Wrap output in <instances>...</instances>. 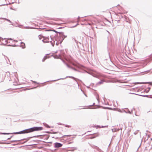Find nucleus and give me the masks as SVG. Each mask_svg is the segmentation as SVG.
Wrapping results in <instances>:
<instances>
[{"instance_id": "1", "label": "nucleus", "mask_w": 152, "mask_h": 152, "mask_svg": "<svg viewBox=\"0 0 152 152\" xmlns=\"http://www.w3.org/2000/svg\"><path fill=\"white\" fill-rule=\"evenodd\" d=\"M43 129L42 127H34L21 132V133H26L32 132L35 131H41Z\"/></svg>"}, {"instance_id": "2", "label": "nucleus", "mask_w": 152, "mask_h": 152, "mask_svg": "<svg viewBox=\"0 0 152 152\" xmlns=\"http://www.w3.org/2000/svg\"><path fill=\"white\" fill-rule=\"evenodd\" d=\"M48 37H44L42 41L44 42H48L49 41V39L51 37L52 35L51 33H48Z\"/></svg>"}, {"instance_id": "3", "label": "nucleus", "mask_w": 152, "mask_h": 152, "mask_svg": "<svg viewBox=\"0 0 152 152\" xmlns=\"http://www.w3.org/2000/svg\"><path fill=\"white\" fill-rule=\"evenodd\" d=\"M62 145L60 143L56 142L54 143V146L55 148H58L61 147Z\"/></svg>"}, {"instance_id": "4", "label": "nucleus", "mask_w": 152, "mask_h": 152, "mask_svg": "<svg viewBox=\"0 0 152 152\" xmlns=\"http://www.w3.org/2000/svg\"><path fill=\"white\" fill-rule=\"evenodd\" d=\"M94 136L93 137L91 138H93L96 137H97L98 136L99 134L98 133H95L93 134Z\"/></svg>"}, {"instance_id": "5", "label": "nucleus", "mask_w": 152, "mask_h": 152, "mask_svg": "<svg viewBox=\"0 0 152 152\" xmlns=\"http://www.w3.org/2000/svg\"><path fill=\"white\" fill-rule=\"evenodd\" d=\"M44 37L42 35H40L38 36V37L39 38V39L40 40L42 38L44 39Z\"/></svg>"}, {"instance_id": "6", "label": "nucleus", "mask_w": 152, "mask_h": 152, "mask_svg": "<svg viewBox=\"0 0 152 152\" xmlns=\"http://www.w3.org/2000/svg\"><path fill=\"white\" fill-rule=\"evenodd\" d=\"M65 126L66 127H68V128H69V127H71V126L70 125H67V124H66V125H65Z\"/></svg>"}, {"instance_id": "7", "label": "nucleus", "mask_w": 152, "mask_h": 152, "mask_svg": "<svg viewBox=\"0 0 152 152\" xmlns=\"http://www.w3.org/2000/svg\"><path fill=\"white\" fill-rule=\"evenodd\" d=\"M46 59V57H45L43 59L42 61H44Z\"/></svg>"}, {"instance_id": "8", "label": "nucleus", "mask_w": 152, "mask_h": 152, "mask_svg": "<svg viewBox=\"0 0 152 152\" xmlns=\"http://www.w3.org/2000/svg\"><path fill=\"white\" fill-rule=\"evenodd\" d=\"M88 24L89 25H91V23H89Z\"/></svg>"}]
</instances>
